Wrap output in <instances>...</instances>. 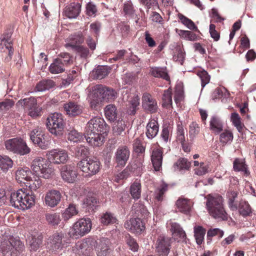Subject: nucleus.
I'll list each match as a JSON object with an SVG mask.
<instances>
[{"label": "nucleus", "instance_id": "nucleus-1", "mask_svg": "<svg viewBox=\"0 0 256 256\" xmlns=\"http://www.w3.org/2000/svg\"><path fill=\"white\" fill-rule=\"evenodd\" d=\"M108 126L103 118H94L87 124L84 136L87 142L92 146H100L104 142Z\"/></svg>", "mask_w": 256, "mask_h": 256}, {"label": "nucleus", "instance_id": "nucleus-2", "mask_svg": "<svg viewBox=\"0 0 256 256\" xmlns=\"http://www.w3.org/2000/svg\"><path fill=\"white\" fill-rule=\"evenodd\" d=\"M206 198V206L209 214L219 220H226L228 214L224 207L222 197L219 195L208 194Z\"/></svg>", "mask_w": 256, "mask_h": 256}, {"label": "nucleus", "instance_id": "nucleus-3", "mask_svg": "<svg viewBox=\"0 0 256 256\" xmlns=\"http://www.w3.org/2000/svg\"><path fill=\"white\" fill-rule=\"evenodd\" d=\"M206 198V206L209 214L219 220H226L228 214L224 207L222 197L219 195L208 194Z\"/></svg>", "mask_w": 256, "mask_h": 256}, {"label": "nucleus", "instance_id": "nucleus-4", "mask_svg": "<svg viewBox=\"0 0 256 256\" xmlns=\"http://www.w3.org/2000/svg\"><path fill=\"white\" fill-rule=\"evenodd\" d=\"M34 203V196L26 192L22 189L11 194L10 204L16 208L22 210H27L33 206Z\"/></svg>", "mask_w": 256, "mask_h": 256}, {"label": "nucleus", "instance_id": "nucleus-5", "mask_svg": "<svg viewBox=\"0 0 256 256\" xmlns=\"http://www.w3.org/2000/svg\"><path fill=\"white\" fill-rule=\"evenodd\" d=\"M46 127L52 134L60 136L64 128V122L61 114L55 112L51 114L46 119Z\"/></svg>", "mask_w": 256, "mask_h": 256}, {"label": "nucleus", "instance_id": "nucleus-6", "mask_svg": "<svg viewBox=\"0 0 256 256\" xmlns=\"http://www.w3.org/2000/svg\"><path fill=\"white\" fill-rule=\"evenodd\" d=\"M31 168L36 174L46 179L52 178L54 174V170L49 166L46 160L40 157H38L33 160Z\"/></svg>", "mask_w": 256, "mask_h": 256}, {"label": "nucleus", "instance_id": "nucleus-7", "mask_svg": "<svg viewBox=\"0 0 256 256\" xmlns=\"http://www.w3.org/2000/svg\"><path fill=\"white\" fill-rule=\"evenodd\" d=\"M0 248L4 256H17L22 251L24 245L20 240L12 237L1 242Z\"/></svg>", "mask_w": 256, "mask_h": 256}, {"label": "nucleus", "instance_id": "nucleus-8", "mask_svg": "<svg viewBox=\"0 0 256 256\" xmlns=\"http://www.w3.org/2000/svg\"><path fill=\"white\" fill-rule=\"evenodd\" d=\"M78 168L86 174V176H92L98 174L100 169V162L95 158L87 157L80 161Z\"/></svg>", "mask_w": 256, "mask_h": 256}, {"label": "nucleus", "instance_id": "nucleus-9", "mask_svg": "<svg viewBox=\"0 0 256 256\" xmlns=\"http://www.w3.org/2000/svg\"><path fill=\"white\" fill-rule=\"evenodd\" d=\"M92 228V222L90 218H81L76 222L70 230L69 236L78 238L88 233Z\"/></svg>", "mask_w": 256, "mask_h": 256}, {"label": "nucleus", "instance_id": "nucleus-10", "mask_svg": "<svg viewBox=\"0 0 256 256\" xmlns=\"http://www.w3.org/2000/svg\"><path fill=\"white\" fill-rule=\"evenodd\" d=\"M92 94L100 100L112 102L117 97L116 92L113 89L102 84H98L92 88Z\"/></svg>", "mask_w": 256, "mask_h": 256}, {"label": "nucleus", "instance_id": "nucleus-11", "mask_svg": "<svg viewBox=\"0 0 256 256\" xmlns=\"http://www.w3.org/2000/svg\"><path fill=\"white\" fill-rule=\"evenodd\" d=\"M30 138L34 144L42 149H46L48 147L49 142L46 140V136L41 128L37 127L34 129L30 132Z\"/></svg>", "mask_w": 256, "mask_h": 256}, {"label": "nucleus", "instance_id": "nucleus-12", "mask_svg": "<svg viewBox=\"0 0 256 256\" xmlns=\"http://www.w3.org/2000/svg\"><path fill=\"white\" fill-rule=\"evenodd\" d=\"M50 162L54 164L66 163L68 158L67 152L62 149H53L48 151L46 154Z\"/></svg>", "mask_w": 256, "mask_h": 256}, {"label": "nucleus", "instance_id": "nucleus-13", "mask_svg": "<svg viewBox=\"0 0 256 256\" xmlns=\"http://www.w3.org/2000/svg\"><path fill=\"white\" fill-rule=\"evenodd\" d=\"M170 238L164 236H160L156 244V252L159 255L168 256L170 251Z\"/></svg>", "mask_w": 256, "mask_h": 256}, {"label": "nucleus", "instance_id": "nucleus-14", "mask_svg": "<svg viewBox=\"0 0 256 256\" xmlns=\"http://www.w3.org/2000/svg\"><path fill=\"white\" fill-rule=\"evenodd\" d=\"M130 150L126 146H120L114 154V160L118 166H124L129 159Z\"/></svg>", "mask_w": 256, "mask_h": 256}, {"label": "nucleus", "instance_id": "nucleus-15", "mask_svg": "<svg viewBox=\"0 0 256 256\" xmlns=\"http://www.w3.org/2000/svg\"><path fill=\"white\" fill-rule=\"evenodd\" d=\"M61 176L64 181L72 183L77 177L78 173L76 168L74 165H64L60 169Z\"/></svg>", "mask_w": 256, "mask_h": 256}, {"label": "nucleus", "instance_id": "nucleus-16", "mask_svg": "<svg viewBox=\"0 0 256 256\" xmlns=\"http://www.w3.org/2000/svg\"><path fill=\"white\" fill-rule=\"evenodd\" d=\"M62 198V194L59 190L54 189L49 190L46 194L44 202L47 206L54 208L60 203Z\"/></svg>", "mask_w": 256, "mask_h": 256}, {"label": "nucleus", "instance_id": "nucleus-17", "mask_svg": "<svg viewBox=\"0 0 256 256\" xmlns=\"http://www.w3.org/2000/svg\"><path fill=\"white\" fill-rule=\"evenodd\" d=\"M124 226L126 229L136 234H140L144 230L140 218H130L125 222Z\"/></svg>", "mask_w": 256, "mask_h": 256}, {"label": "nucleus", "instance_id": "nucleus-18", "mask_svg": "<svg viewBox=\"0 0 256 256\" xmlns=\"http://www.w3.org/2000/svg\"><path fill=\"white\" fill-rule=\"evenodd\" d=\"M142 100V106L145 110L150 113H154L156 112L158 110L157 102L151 94L148 93L144 94Z\"/></svg>", "mask_w": 256, "mask_h": 256}, {"label": "nucleus", "instance_id": "nucleus-19", "mask_svg": "<svg viewBox=\"0 0 256 256\" xmlns=\"http://www.w3.org/2000/svg\"><path fill=\"white\" fill-rule=\"evenodd\" d=\"M163 151L162 148H154L152 150L151 160L156 171H160L162 169Z\"/></svg>", "mask_w": 256, "mask_h": 256}, {"label": "nucleus", "instance_id": "nucleus-20", "mask_svg": "<svg viewBox=\"0 0 256 256\" xmlns=\"http://www.w3.org/2000/svg\"><path fill=\"white\" fill-rule=\"evenodd\" d=\"M81 4L78 2H72L65 8L64 14L69 18H76L81 11Z\"/></svg>", "mask_w": 256, "mask_h": 256}, {"label": "nucleus", "instance_id": "nucleus-21", "mask_svg": "<svg viewBox=\"0 0 256 256\" xmlns=\"http://www.w3.org/2000/svg\"><path fill=\"white\" fill-rule=\"evenodd\" d=\"M32 174L31 170L28 168H20L16 172V179L20 183H24L26 186V182L30 180Z\"/></svg>", "mask_w": 256, "mask_h": 256}, {"label": "nucleus", "instance_id": "nucleus-22", "mask_svg": "<svg viewBox=\"0 0 256 256\" xmlns=\"http://www.w3.org/2000/svg\"><path fill=\"white\" fill-rule=\"evenodd\" d=\"M64 108L66 114L72 116H78L82 112V106L74 102L64 104Z\"/></svg>", "mask_w": 256, "mask_h": 256}, {"label": "nucleus", "instance_id": "nucleus-23", "mask_svg": "<svg viewBox=\"0 0 256 256\" xmlns=\"http://www.w3.org/2000/svg\"><path fill=\"white\" fill-rule=\"evenodd\" d=\"M64 234H54L52 236L50 237L48 244L52 250H56L62 246V238Z\"/></svg>", "mask_w": 256, "mask_h": 256}, {"label": "nucleus", "instance_id": "nucleus-24", "mask_svg": "<svg viewBox=\"0 0 256 256\" xmlns=\"http://www.w3.org/2000/svg\"><path fill=\"white\" fill-rule=\"evenodd\" d=\"M146 128V134L147 138L149 139L153 138L156 136L158 132L159 127L158 122L154 119L150 120Z\"/></svg>", "mask_w": 256, "mask_h": 256}, {"label": "nucleus", "instance_id": "nucleus-25", "mask_svg": "<svg viewBox=\"0 0 256 256\" xmlns=\"http://www.w3.org/2000/svg\"><path fill=\"white\" fill-rule=\"evenodd\" d=\"M11 34L9 33L4 34L2 37L0 38V45H4L8 50V57L6 58L8 60H11L12 56L14 53V49L12 47V41L10 39Z\"/></svg>", "mask_w": 256, "mask_h": 256}, {"label": "nucleus", "instance_id": "nucleus-26", "mask_svg": "<svg viewBox=\"0 0 256 256\" xmlns=\"http://www.w3.org/2000/svg\"><path fill=\"white\" fill-rule=\"evenodd\" d=\"M178 210L188 214L191 210L192 202L190 200L185 198H179L176 203Z\"/></svg>", "mask_w": 256, "mask_h": 256}, {"label": "nucleus", "instance_id": "nucleus-27", "mask_svg": "<svg viewBox=\"0 0 256 256\" xmlns=\"http://www.w3.org/2000/svg\"><path fill=\"white\" fill-rule=\"evenodd\" d=\"M210 128L215 134H219L223 130V124L220 118L214 116L210 121Z\"/></svg>", "mask_w": 256, "mask_h": 256}, {"label": "nucleus", "instance_id": "nucleus-28", "mask_svg": "<svg viewBox=\"0 0 256 256\" xmlns=\"http://www.w3.org/2000/svg\"><path fill=\"white\" fill-rule=\"evenodd\" d=\"M108 244V239L103 238L100 240L96 248L98 256H108L110 252Z\"/></svg>", "mask_w": 256, "mask_h": 256}, {"label": "nucleus", "instance_id": "nucleus-29", "mask_svg": "<svg viewBox=\"0 0 256 256\" xmlns=\"http://www.w3.org/2000/svg\"><path fill=\"white\" fill-rule=\"evenodd\" d=\"M69 41L66 44V48L70 47L72 50H74V47H78L80 44H82L84 41V38L81 34H74L70 36Z\"/></svg>", "mask_w": 256, "mask_h": 256}, {"label": "nucleus", "instance_id": "nucleus-30", "mask_svg": "<svg viewBox=\"0 0 256 256\" xmlns=\"http://www.w3.org/2000/svg\"><path fill=\"white\" fill-rule=\"evenodd\" d=\"M50 72L52 74H58L64 72L65 66L62 64L60 60L54 59L48 68Z\"/></svg>", "mask_w": 256, "mask_h": 256}, {"label": "nucleus", "instance_id": "nucleus-31", "mask_svg": "<svg viewBox=\"0 0 256 256\" xmlns=\"http://www.w3.org/2000/svg\"><path fill=\"white\" fill-rule=\"evenodd\" d=\"M132 211L134 212L136 216L140 218H146L149 214L146 207L140 203H136L132 206Z\"/></svg>", "mask_w": 256, "mask_h": 256}, {"label": "nucleus", "instance_id": "nucleus-32", "mask_svg": "<svg viewBox=\"0 0 256 256\" xmlns=\"http://www.w3.org/2000/svg\"><path fill=\"white\" fill-rule=\"evenodd\" d=\"M106 117L110 121L114 122L116 120L118 112L116 106L114 104H108L104 108Z\"/></svg>", "mask_w": 256, "mask_h": 256}, {"label": "nucleus", "instance_id": "nucleus-33", "mask_svg": "<svg viewBox=\"0 0 256 256\" xmlns=\"http://www.w3.org/2000/svg\"><path fill=\"white\" fill-rule=\"evenodd\" d=\"M45 218L48 224L53 226H58L61 221L60 215L55 212H46Z\"/></svg>", "mask_w": 256, "mask_h": 256}, {"label": "nucleus", "instance_id": "nucleus-34", "mask_svg": "<svg viewBox=\"0 0 256 256\" xmlns=\"http://www.w3.org/2000/svg\"><path fill=\"white\" fill-rule=\"evenodd\" d=\"M190 166V162L186 158H180L174 164V168L175 170H188Z\"/></svg>", "mask_w": 256, "mask_h": 256}, {"label": "nucleus", "instance_id": "nucleus-35", "mask_svg": "<svg viewBox=\"0 0 256 256\" xmlns=\"http://www.w3.org/2000/svg\"><path fill=\"white\" fill-rule=\"evenodd\" d=\"M108 74V68L104 66H98L92 71V75L94 79L101 80Z\"/></svg>", "mask_w": 256, "mask_h": 256}, {"label": "nucleus", "instance_id": "nucleus-36", "mask_svg": "<svg viewBox=\"0 0 256 256\" xmlns=\"http://www.w3.org/2000/svg\"><path fill=\"white\" fill-rule=\"evenodd\" d=\"M42 181L39 176H33L30 180L26 182V186H28L31 191L36 190L42 185Z\"/></svg>", "mask_w": 256, "mask_h": 256}, {"label": "nucleus", "instance_id": "nucleus-37", "mask_svg": "<svg viewBox=\"0 0 256 256\" xmlns=\"http://www.w3.org/2000/svg\"><path fill=\"white\" fill-rule=\"evenodd\" d=\"M140 97L138 95H134L132 98L129 100V107L128 110V112L130 115H134L138 107L140 104Z\"/></svg>", "mask_w": 256, "mask_h": 256}, {"label": "nucleus", "instance_id": "nucleus-38", "mask_svg": "<svg viewBox=\"0 0 256 256\" xmlns=\"http://www.w3.org/2000/svg\"><path fill=\"white\" fill-rule=\"evenodd\" d=\"M150 73L152 75L156 78H161L166 80H170V76L166 72V69L164 68H151Z\"/></svg>", "mask_w": 256, "mask_h": 256}, {"label": "nucleus", "instance_id": "nucleus-39", "mask_svg": "<svg viewBox=\"0 0 256 256\" xmlns=\"http://www.w3.org/2000/svg\"><path fill=\"white\" fill-rule=\"evenodd\" d=\"M100 222L104 225H108L115 224L117 222V219L114 214L106 212L100 218Z\"/></svg>", "mask_w": 256, "mask_h": 256}, {"label": "nucleus", "instance_id": "nucleus-40", "mask_svg": "<svg viewBox=\"0 0 256 256\" xmlns=\"http://www.w3.org/2000/svg\"><path fill=\"white\" fill-rule=\"evenodd\" d=\"M194 237L198 244L200 245L204 241L206 230L202 226L194 227Z\"/></svg>", "mask_w": 256, "mask_h": 256}, {"label": "nucleus", "instance_id": "nucleus-41", "mask_svg": "<svg viewBox=\"0 0 256 256\" xmlns=\"http://www.w3.org/2000/svg\"><path fill=\"white\" fill-rule=\"evenodd\" d=\"M130 193L134 200H138L141 194V184L138 182L135 181L130 186Z\"/></svg>", "mask_w": 256, "mask_h": 256}, {"label": "nucleus", "instance_id": "nucleus-42", "mask_svg": "<svg viewBox=\"0 0 256 256\" xmlns=\"http://www.w3.org/2000/svg\"><path fill=\"white\" fill-rule=\"evenodd\" d=\"M13 165L12 160L7 156H0V169L6 172Z\"/></svg>", "mask_w": 256, "mask_h": 256}, {"label": "nucleus", "instance_id": "nucleus-43", "mask_svg": "<svg viewBox=\"0 0 256 256\" xmlns=\"http://www.w3.org/2000/svg\"><path fill=\"white\" fill-rule=\"evenodd\" d=\"M18 104L28 110L34 108L37 106L36 100L34 98H30L20 100L18 101Z\"/></svg>", "mask_w": 256, "mask_h": 256}, {"label": "nucleus", "instance_id": "nucleus-44", "mask_svg": "<svg viewBox=\"0 0 256 256\" xmlns=\"http://www.w3.org/2000/svg\"><path fill=\"white\" fill-rule=\"evenodd\" d=\"M54 86V82L52 80H46L40 82L36 85V88L39 92L49 90Z\"/></svg>", "mask_w": 256, "mask_h": 256}, {"label": "nucleus", "instance_id": "nucleus-45", "mask_svg": "<svg viewBox=\"0 0 256 256\" xmlns=\"http://www.w3.org/2000/svg\"><path fill=\"white\" fill-rule=\"evenodd\" d=\"M234 170L236 172L242 171L246 175L249 174L248 170L244 160L242 159L236 158L234 162Z\"/></svg>", "mask_w": 256, "mask_h": 256}, {"label": "nucleus", "instance_id": "nucleus-46", "mask_svg": "<svg viewBox=\"0 0 256 256\" xmlns=\"http://www.w3.org/2000/svg\"><path fill=\"white\" fill-rule=\"evenodd\" d=\"M226 196L228 199V204L230 208L232 210H236L238 207L234 202L238 196V192L236 191L229 190L226 193Z\"/></svg>", "mask_w": 256, "mask_h": 256}, {"label": "nucleus", "instance_id": "nucleus-47", "mask_svg": "<svg viewBox=\"0 0 256 256\" xmlns=\"http://www.w3.org/2000/svg\"><path fill=\"white\" fill-rule=\"evenodd\" d=\"M176 32L183 38L190 40L195 41L197 40V36L193 32L189 30H176Z\"/></svg>", "mask_w": 256, "mask_h": 256}, {"label": "nucleus", "instance_id": "nucleus-48", "mask_svg": "<svg viewBox=\"0 0 256 256\" xmlns=\"http://www.w3.org/2000/svg\"><path fill=\"white\" fill-rule=\"evenodd\" d=\"M230 120L234 126L236 127L238 132H241L244 126L241 122V118L238 114L236 112L232 113L231 114Z\"/></svg>", "mask_w": 256, "mask_h": 256}, {"label": "nucleus", "instance_id": "nucleus-49", "mask_svg": "<svg viewBox=\"0 0 256 256\" xmlns=\"http://www.w3.org/2000/svg\"><path fill=\"white\" fill-rule=\"evenodd\" d=\"M30 152V149L26 145V142L22 138H20L18 143L16 154L22 156Z\"/></svg>", "mask_w": 256, "mask_h": 256}, {"label": "nucleus", "instance_id": "nucleus-50", "mask_svg": "<svg viewBox=\"0 0 256 256\" xmlns=\"http://www.w3.org/2000/svg\"><path fill=\"white\" fill-rule=\"evenodd\" d=\"M168 190V185L166 183L162 184L154 192V198L158 201H162L164 199V194Z\"/></svg>", "mask_w": 256, "mask_h": 256}, {"label": "nucleus", "instance_id": "nucleus-51", "mask_svg": "<svg viewBox=\"0 0 256 256\" xmlns=\"http://www.w3.org/2000/svg\"><path fill=\"white\" fill-rule=\"evenodd\" d=\"M238 211L243 216H248L252 212L250 204L246 201L241 200L238 206Z\"/></svg>", "mask_w": 256, "mask_h": 256}, {"label": "nucleus", "instance_id": "nucleus-52", "mask_svg": "<svg viewBox=\"0 0 256 256\" xmlns=\"http://www.w3.org/2000/svg\"><path fill=\"white\" fill-rule=\"evenodd\" d=\"M125 122L122 120H118L114 122L112 126V131L115 135H120L125 129Z\"/></svg>", "mask_w": 256, "mask_h": 256}, {"label": "nucleus", "instance_id": "nucleus-53", "mask_svg": "<svg viewBox=\"0 0 256 256\" xmlns=\"http://www.w3.org/2000/svg\"><path fill=\"white\" fill-rule=\"evenodd\" d=\"M162 100V106H171L172 105V90L170 88L164 91Z\"/></svg>", "mask_w": 256, "mask_h": 256}, {"label": "nucleus", "instance_id": "nucleus-54", "mask_svg": "<svg viewBox=\"0 0 256 256\" xmlns=\"http://www.w3.org/2000/svg\"><path fill=\"white\" fill-rule=\"evenodd\" d=\"M125 242L130 250L134 252H137L139 246L136 241L130 235L126 236Z\"/></svg>", "mask_w": 256, "mask_h": 256}, {"label": "nucleus", "instance_id": "nucleus-55", "mask_svg": "<svg viewBox=\"0 0 256 256\" xmlns=\"http://www.w3.org/2000/svg\"><path fill=\"white\" fill-rule=\"evenodd\" d=\"M78 213V211L76 206L74 204H70L63 213V217L64 220H68Z\"/></svg>", "mask_w": 256, "mask_h": 256}, {"label": "nucleus", "instance_id": "nucleus-56", "mask_svg": "<svg viewBox=\"0 0 256 256\" xmlns=\"http://www.w3.org/2000/svg\"><path fill=\"white\" fill-rule=\"evenodd\" d=\"M19 140L20 138H14L6 141L5 146L6 148L14 153H16Z\"/></svg>", "mask_w": 256, "mask_h": 256}, {"label": "nucleus", "instance_id": "nucleus-57", "mask_svg": "<svg viewBox=\"0 0 256 256\" xmlns=\"http://www.w3.org/2000/svg\"><path fill=\"white\" fill-rule=\"evenodd\" d=\"M178 18L180 20L181 22L189 29L196 31L198 30V28L191 20L181 14H179Z\"/></svg>", "mask_w": 256, "mask_h": 256}, {"label": "nucleus", "instance_id": "nucleus-58", "mask_svg": "<svg viewBox=\"0 0 256 256\" xmlns=\"http://www.w3.org/2000/svg\"><path fill=\"white\" fill-rule=\"evenodd\" d=\"M171 231L173 234H176L180 238H184L186 237L184 231L180 227V225L176 222L171 223Z\"/></svg>", "mask_w": 256, "mask_h": 256}, {"label": "nucleus", "instance_id": "nucleus-59", "mask_svg": "<svg viewBox=\"0 0 256 256\" xmlns=\"http://www.w3.org/2000/svg\"><path fill=\"white\" fill-rule=\"evenodd\" d=\"M42 242V238L40 236H38L37 238L32 237L29 242L30 250H37L39 248Z\"/></svg>", "mask_w": 256, "mask_h": 256}, {"label": "nucleus", "instance_id": "nucleus-60", "mask_svg": "<svg viewBox=\"0 0 256 256\" xmlns=\"http://www.w3.org/2000/svg\"><path fill=\"white\" fill-rule=\"evenodd\" d=\"M75 51L82 58H86L90 56L89 50L82 46H79L78 47H74Z\"/></svg>", "mask_w": 256, "mask_h": 256}, {"label": "nucleus", "instance_id": "nucleus-61", "mask_svg": "<svg viewBox=\"0 0 256 256\" xmlns=\"http://www.w3.org/2000/svg\"><path fill=\"white\" fill-rule=\"evenodd\" d=\"M220 142L224 144L231 142L233 140V134L230 131L225 130L220 134Z\"/></svg>", "mask_w": 256, "mask_h": 256}, {"label": "nucleus", "instance_id": "nucleus-62", "mask_svg": "<svg viewBox=\"0 0 256 256\" xmlns=\"http://www.w3.org/2000/svg\"><path fill=\"white\" fill-rule=\"evenodd\" d=\"M185 54L183 50L180 48H177L176 52L173 56V59L174 61L178 62L180 64H182L184 60Z\"/></svg>", "mask_w": 256, "mask_h": 256}, {"label": "nucleus", "instance_id": "nucleus-63", "mask_svg": "<svg viewBox=\"0 0 256 256\" xmlns=\"http://www.w3.org/2000/svg\"><path fill=\"white\" fill-rule=\"evenodd\" d=\"M123 10L125 14L129 16L134 14L135 10L131 1H126L124 3Z\"/></svg>", "mask_w": 256, "mask_h": 256}, {"label": "nucleus", "instance_id": "nucleus-64", "mask_svg": "<svg viewBox=\"0 0 256 256\" xmlns=\"http://www.w3.org/2000/svg\"><path fill=\"white\" fill-rule=\"evenodd\" d=\"M197 74L201 80L202 88L210 82V77L206 71L204 70L198 71Z\"/></svg>", "mask_w": 256, "mask_h": 256}]
</instances>
